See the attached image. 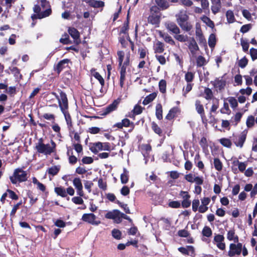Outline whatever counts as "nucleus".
I'll return each mask as SVG.
<instances>
[{
  "instance_id": "obj_1",
  "label": "nucleus",
  "mask_w": 257,
  "mask_h": 257,
  "mask_svg": "<svg viewBox=\"0 0 257 257\" xmlns=\"http://www.w3.org/2000/svg\"><path fill=\"white\" fill-rule=\"evenodd\" d=\"M35 149L39 154H43L46 156L50 155L52 153H56V144L53 140H51L50 144H45L43 139L40 138L38 142L36 144Z\"/></svg>"
},
{
  "instance_id": "obj_2",
  "label": "nucleus",
  "mask_w": 257,
  "mask_h": 257,
  "mask_svg": "<svg viewBox=\"0 0 257 257\" xmlns=\"http://www.w3.org/2000/svg\"><path fill=\"white\" fill-rule=\"evenodd\" d=\"M27 175L26 171L18 168L14 170L13 175L10 176V180L12 184L17 185L26 182L28 180Z\"/></svg>"
},
{
  "instance_id": "obj_3",
  "label": "nucleus",
  "mask_w": 257,
  "mask_h": 257,
  "mask_svg": "<svg viewBox=\"0 0 257 257\" xmlns=\"http://www.w3.org/2000/svg\"><path fill=\"white\" fill-rule=\"evenodd\" d=\"M162 13L160 8L156 6L150 8V14L148 18V22L156 27H159L161 22Z\"/></svg>"
},
{
  "instance_id": "obj_4",
  "label": "nucleus",
  "mask_w": 257,
  "mask_h": 257,
  "mask_svg": "<svg viewBox=\"0 0 257 257\" xmlns=\"http://www.w3.org/2000/svg\"><path fill=\"white\" fill-rule=\"evenodd\" d=\"M117 55L118 56V66L120 68L119 85L121 88H122L125 80L126 69L127 67V66L122 64L124 57V52L121 50L118 51L117 52Z\"/></svg>"
},
{
  "instance_id": "obj_5",
  "label": "nucleus",
  "mask_w": 257,
  "mask_h": 257,
  "mask_svg": "<svg viewBox=\"0 0 257 257\" xmlns=\"http://www.w3.org/2000/svg\"><path fill=\"white\" fill-rule=\"evenodd\" d=\"M58 92L59 95L57 100L61 111L68 110L69 107L68 100L66 93L60 89H58Z\"/></svg>"
},
{
  "instance_id": "obj_6",
  "label": "nucleus",
  "mask_w": 257,
  "mask_h": 257,
  "mask_svg": "<svg viewBox=\"0 0 257 257\" xmlns=\"http://www.w3.org/2000/svg\"><path fill=\"white\" fill-rule=\"evenodd\" d=\"M71 63V60L69 59H64L60 60L57 65H55L53 67L54 71L58 74L65 69H70L69 63Z\"/></svg>"
},
{
  "instance_id": "obj_7",
  "label": "nucleus",
  "mask_w": 257,
  "mask_h": 257,
  "mask_svg": "<svg viewBox=\"0 0 257 257\" xmlns=\"http://www.w3.org/2000/svg\"><path fill=\"white\" fill-rule=\"evenodd\" d=\"M121 99L120 97L115 99L111 104L103 108L102 111V115H106L112 111L116 110L118 104L120 103Z\"/></svg>"
},
{
  "instance_id": "obj_8",
  "label": "nucleus",
  "mask_w": 257,
  "mask_h": 257,
  "mask_svg": "<svg viewBox=\"0 0 257 257\" xmlns=\"http://www.w3.org/2000/svg\"><path fill=\"white\" fill-rule=\"evenodd\" d=\"M237 244L231 243L229 245V250L228 252V255L232 257L235 255H239L242 250V244L237 242Z\"/></svg>"
},
{
  "instance_id": "obj_9",
  "label": "nucleus",
  "mask_w": 257,
  "mask_h": 257,
  "mask_svg": "<svg viewBox=\"0 0 257 257\" xmlns=\"http://www.w3.org/2000/svg\"><path fill=\"white\" fill-rule=\"evenodd\" d=\"M96 216L93 213H84L82 216L81 219L88 223L92 225H98L100 223V221L96 220Z\"/></svg>"
},
{
  "instance_id": "obj_10",
  "label": "nucleus",
  "mask_w": 257,
  "mask_h": 257,
  "mask_svg": "<svg viewBox=\"0 0 257 257\" xmlns=\"http://www.w3.org/2000/svg\"><path fill=\"white\" fill-rule=\"evenodd\" d=\"M131 126L133 128H135V124L131 121L128 118H125L121 120V122H118L113 125V127H117L118 129H122L123 127H127Z\"/></svg>"
},
{
  "instance_id": "obj_11",
  "label": "nucleus",
  "mask_w": 257,
  "mask_h": 257,
  "mask_svg": "<svg viewBox=\"0 0 257 257\" xmlns=\"http://www.w3.org/2000/svg\"><path fill=\"white\" fill-rule=\"evenodd\" d=\"M68 32L74 39V43L76 45H79L81 43L79 32L76 28L74 27H69L68 30Z\"/></svg>"
},
{
  "instance_id": "obj_12",
  "label": "nucleus",
  "mask_w": 257,
  "mask_h": 257,
  "mask_svg": "<svg viewBox=\"0 0 257 257\" xmlns=\"http://www.w3.org/2000/svg\"><path fill=\"white\" fill-rule=\"evenodd\" d=\"M224 237L222 235L216 234L214 237L213 242L221 250H224L225 244L224 242Z\"/></svg>"
},
{
  "instance_id": "obj_13",
  "label": "nucleus",
  "mask_w": 257,
  "mask_h": 257,
  "mask_svg": "<svg viewBox=\"0 0 257 257\" xmlns=\"http://www.w3.org/2000/svg\"><path fill=\"white\" fill-rule=\"evenodd\" d=\"M180 196L183 199L182 201V206L184 208L189 207L191 204V201L189 200L190 196L188 194V193L186 191H181Z\"/></svg>"
},
{
  "instance_id": "obj_14",
  "label": "nucleus",
  "mask_w": 257,
  "mask_h": 257,
  "mask_svg": "<svg viewBox=\"0 0 257 257\" xmlns=\"http://www.w3.org/2000/svg\"><path fill=\"white\" fill-rule=\"evenodd\" d=\"M246 136V133L244 132H243L239 136L235 137L234 139V143L235 145L237 147L241 148L245 141Z\"/></svg>"
},
{
  "instance_id": "obj_15",
  "label": "nucleus",
  "mask_w": 257,
  "mask_h": 257,
  "mask_svg": "<svg viewBox=\"0 0 257 257\" xmlns=\"http://www.w3.org/2000/svg\"><path fill=\"white\" fill-rule=\"evenodd\" d=\"M52 13L51 9H47L45 11H43L41 14H33L31 16V19L34 21L36 19H41L49 16Z\"/></svg>"
},
{
  "instance_id": "obj_16",
  "label": "nucleus",
  "mask_w": 257,
  "mask_h": 257,
  "mask_svg": "<svg viewBox=\"0 0 257 257\" xmlns=\"http://www.w3.org/2000/svg\"><path fill=\"white\" fill-rule=\"evenodd\" d=\"M212 6L211 10L213 14L215 15L220 12L221 4L220 0H211Z\"/></svg>"
},
{
  "instance_id": "obj_17",
  "label": "nucleus",
  "mask_w": 257,
  "mask_h": 257,
  "mask_svg": "<svg viewBox=\"0 0 257 257\" xmlns=\"http://www.w3.org/2000/svg\"><path fill=\"white\" fill-rule=\"evenodd\" d=\"M201 205L199 206V212L200 213H204L208 209L207 205L209 204L210 201V199L208 197H204L201 200Z\"/></svg>"
},
{
  "instance_id": "obj_18",
  "label": "nucleus",
  "mask_w": 257,
  "mask_h": 257,
  "mask_svg": "<svg viewBox=\"0 0 257 257\" xmlns=\"http://www.w3.org/2000/svg\"><path fill=\"white\" fill-rule=\"evenodd\" d=\"M83 1L88 4L90 7L95 8H102L104 6V3L101 1L83 0Z\"/></svg>"
},
{
  "instance_id": "obj_19",
  "label": "nucleus",
  "mask_w": 257,
  "mask_h": 257,
  "mask_svg": "<svg viewBox=\"0 0 257 257\" xmlns=\"http://www.w3.org/2000/svg\"><path fill=\"white\" fill-rule=\"evenodd\" d=\"M164 44L159 41L154 43L153 50L155 53H162L165 50Z\"/></svg>"
},
{
  "instance_id": "obj_20",
  "label": "nucleus",
  "mask_w": 257,
  "mask_h": 257,
  "mask_svg": "<svg viewBox=\"0 0 257 257\" xmlns=\"http://www.w3.org/2000/svg\"><path fill=\"white\" fill-rule=\"evenodd\" d=\"M91 75L94 76L96 79L98 80L101 86V89L103 87L105 84V81L103 78L101 76V75L98 72L96 71V70L94 68L91 69L90 70Z\"/></svg>"
},
{
  "instance_id": "obj_21",
  "label": "nucleus",
  "mask_w": 257,
  "mask_h": 257,
  "mask_svg": "<svg viewBox=\"0 0 257 257\" xmlns=\"http://www.w3.org/2000/svg\"><path fill=\"white\" fill-rule=\"evenodd\" d=\"M195 107L197 112L200 115L202 120L203 121L205 117V113L203 105L200 100H197L195 101Z\"/></svg>"
},
{
  "instance_id": "obj_22",
  "label": "nucleus",
  "mask_w": 257,
  "mask_h": 257,
  "mask_svg": "<svg viewBox=\"0 0 257 257\" xmlns=\"http://www.w3.org/2000/svg\"><path fill=\"white\" fill-rule=\"evenodd\" d=\"M232 164L234 166H237L239 171L241 172L245 171L247 166V162H239L238 160H234L232 162Z\"/></svg>"
},
{
  "instance_id": "obj_23",
  "label": "nucleus",
  "mask_w": 257,
  "mask_h": 257,
  "mask_svg": "<svg viewBox=\"0 0 257 257\" xmlns=\"http://www.w3.org/2000/svg\"><path fill=\"white\" fill-rule=\"evenodd\" d=\"M167 29L172 33L174 34V38L177 39V25L172 22H168L165 24Z\"/></svg>"
},
{
  "instance_id": "obj_24",
  "label": "nucleus",
  "mask_w": 257,
  "mask_h": 257,
  "mask_svg": "<svg viewBox=\"0 0 257 257\" xmlns=\"http://www.w3.org/2000/svg\"><path fill=\"white\" fill-rule=\"evenodd\" d=\"M151 128L154 132L157 134L159 137H163L164 136L162 128L157 124L155 121H152L151 123Z\"/></svg>"
},
{
  "instance_id": "obj_25",
  "label": "nucleus",
  "mask_w": 257,
  "mask_h": 257,
  "mask_svg": "<svg viewBox=\"0 0 257 257\" xmlns=\"http://www.w3.org/2000/svg\"><path fill=\"white\" fill-rule=\"evenodd\" d=\"M156 6L160 8L161 10H165L168 9L169 5L167 0H155Z\"/></svg>"
},
{
  "instance_id": "obj_26",
  "label": "nucleus",
  "mask_w": 257,
  "mask_h": 257,
  "mask_svg": "<svg viewBox=\"0 0 257 257\" xmlns=\"http://www.w3.org/2000/svg\"><path fill=\"white\" fill-rule=\"evenodd\" d=\"M157 93L154 92L149 95H147L144 99L143 104L145 105L148 104L152 101H153L155 98L157 97Z\"/></svg>"
},
{
  "instance_id": "obj_27",
  "label": "nucleus",
  "mask_w": 257,
  "mask_h": 257,
  "mask_svg": "<svg viewBox=\"0 0 257 257\" xmlns=\"http://www.w3.org/2000/svg\"><path fill=\"white\" fill-rule=\"evenodd\" d=\"M90 151L95 154L98 152V150H103V143L101 142L95 143L90 148Z\"/></svg>"
},
{
  "instance_id": "obj_28",
  "label": "nucleus",
  "mask_w": 257,
  "mask_h": 257,
  "mask_svg": "<svg viewBox=\"0 0 257 257\" xmlns=\"http://www.w3.org/2000/svg\"><path fill=\"white\" fill-rule=\"evenodd\" d=\"M214 87L219 90L223 89L226 85V82L222 79H216L213 83Z\"/></svg>"
},
{
  "instance_id": "obj_29",
  "label": "nucleus",
  "mask_w": 257,
  "mask_h": 257,
  "mask_svg": "<svg viewBox=\"0 0 257 257\" xmlns=\"http://www.w3.org/2000/svg\"><path fill=\"white\" fill-rule=\"evenodd\" d=\"M62 112L63 113L67 123V124L68 125V127L70 131L71 130V128L72 127V120H71V117L70 114H69L68 110L62 111Z\"/></svg>"
},
{
  "instance_id": "obj_30",
  "label": "nucleus",
  "mask_w": 257,
  "mask_h": 257,
  "mask_svg": "<svg viewBox=\"0 0 257 257\" xmlns=\"http://www.w3.org/2000/svg\"><path fill=\"white\" fill-rule=\"evenodd\" d=\"M155 114L159 120L163 119V108L162 104L160 103L156 104Z\"/></svg>"
},
{
  "instance_id": "obj_31",
  "label": "nucleus",
  "mask_w": 257,
  "mask_h": 257,
  "mask_svg": "<svg viewBox=\"0 0 257 257\" xmlns=\"http://www.w3.org/2000/svg\"><path fill=\"white\" fill-rule=\"evenodd\" d=\"M54 191L58 196L62 197H66L67 196L65 189L62 186L55 187Z\"/></svg>"
},
{
  "instance_id": "obj_32",
  "label": "nucleus",
  "mask_w": 257,
  "mask_h": 257,
  "mask_svg": "<svg viewBox=\"0 0 257 257\" xmlns=\"http://www.w3.org/2000/svg\"><path fill=\"white\" fill-rule=\"evenodd\" d=\"M163 159L165 160L166 161H168L170 162H172L174 165H176L175 160L173 158V154H172V152H169L167 151L165 154H163Z\"/></svg>"
},
{
  "instance_id": "obj_33",
  "label": "nucleus",
  "mask_w": 257,
  "mask_h": 257,
  "mask_svg": "<svg viewBox=\"0 0 257 257\" xmlns=\"http://www.w3.org/2000/svg\"><path fill=\"white\" fill-rule=\"evenodd\" d=\"M10 70L11 71L12 73L14 74V77L17 79L22 78V75L21 74L20 70L17 67H13L9 68Z\"/></svg>"
},
{
  "instance_id": "obj_34",
  "label": "nucleus",
  "mask_w": 257,
  "mask_h": 257,
  "mask_svg": "<svg viewBox=\"0 0 257 257\" xmlns=\"http://www.w3.org/2000/svg\"><path fill=\"white\" fill-rule=\"evenodd\" d=\"M177 114V107H174L172 108L169 111L168 113L165 117V119L172 120H173Z\"/></svg>"
},
{
  "instance_id": "obj_35",
  "label": "nucleus",
  "mask_w": 257,
  "mask_h": 257,
  "mask_svg": "<svg viewBox=\"0 0 257 257\" xmlns=\"http://www.w3.org/2000/svg\"><path fill=\"white\" fill-rule=\"evenodd\" d=\"M227 238L230 241H233L234 242H238V237L235 234L233 230H230L228 231Z\"/></svg>"
},
{
  "instance_id": "obj_36",
  "label": "nucleus",
  "mask_w": 257,
  "mask_h": 257,
  "mask_svg": "<svg viewBox=\"0 0 257 257\" xmlns=\"http://www.w3.org/2000/svg\"><path fill=\"white\" fill-rule=\"evenodd\" d=\"M160 35L164 39L166 42L172 45H175V41L168 34L163 33L162 32H160Z\"/></svg>"
},
{
  "instance_id": "obj_37",
  "label": "nucleus",
  "mask_w": 257,
  "mask_h": 257,
  "mask_svg": "<svg viewBox=\"0 0 257 257\" xmlns=\"http://www.w3.org/2000/svg\"><path fill=\"white\" fill-rule=\"evenodd\" d=\"M129 29V21H128V18H127L126 21H125L123 24L122 27L120 28V32L119 34L120 35L121 34H127L128 33V31Z\"/></svg>"
},
{
  "instance_id": "obj_38",
  "label": "nucleus",
  "mask_w": 257,
  "mask_h": 257,
  "mask_svg": "<svg viewBox=\"0 0 257 257\" xmlns=\"http://www.w3.org/2000/svg\"><path fill=\"white\" fill-rule=\"evenodd\" d=\"M189 50H190L191 53L194 56L196 52L199 50V47L196 43V42L194 40H192L189 46Z\"/></svg>"
},
{
  "instance_id": "obj_39",
  "label": "nucleus",
  "mask_w": 257,
  "mask_h": 257,
  "mask_svg": "<svg viewBox=\"0 0 257 257\" xmlns=\"http://www.w3.org/2000/svg\"><path fill=\"white\" fill-rule=\"evenodd\" d=\"M119 210L117 209L113 210L112 211H109L105 215V218L107 219H113L119 214Z\"/></svg>"
},
{
  "instance_id": "obj_40",
  "label": "nucleus",
  "mask_w": 257,
  "mask_h": 257,
  "mask_svg": "<svg viewBox=\"0 0 257 257\" xmlns=\"http://www.w3.org/2000/svg\"><path fill=\"white\" fill-rule=\"evenodd\" d=\"M128 171L125 169H123V172L120 175V181L122 184H126L128 181Z\"/></svg>"
},
{
  "instance_id": "obj_41",
  "label": "nucleus",
  "mask_w": 257,
  "mask_h": 257,
  "mask_svg": "<svg viewBox=\"0 0 257 257\" xmlns=\"http://www.w3.org/2000/svg\"><path fill=\"white\" fill-rule=\"evenodd\" d=\"M179 24L181 28L186 31H189L192 28V25L188 21L179 22Z\"/></svg>"
},
{
  "instance_id": "obj_42",
  "label": "nucleus",
  "mask_w": 257,
  "mask_h": 257,
  "mask_svg": "<svg viewBox=\"0 0 257 257\" xmlns=\"http://www.w3.org/2000/svg\"><path fill=\"white\" fill-rule=\"evenodd\" d=\"M59 42L64 45H68L72 43L71 40H70L68 34L66 33L62 35V37L60 39Z\"/></svg>"
},
{
  "instance_id": "obj_43",
  "label": "nucleus",
  "mask_w": 257,
  "mask_h": 257,
  "mask_svg": "<svg viewBox=\"0 0 257 257\" xmlns=\"http://www.w3.org/2000/svg\"><path fill=\"white\" fill-rule=\"evenodd\" d=\"M60 170V166H54L49 168L47 171L49 174L52 176L56 175Z\"/></svg>"
},
{
  "instance_id": "obj_44",
  "label": "nucleus",
  "mask_w": 257,
  "mask_h": 257,
  "mask_svg": "<svg viewBox=\"0 0 257 257\" xmlns=\"http://www.w3.org/2000/svg\"><path fill=\"white\" fill-rule=\"evenodd\" d=\"M204 97L207 100H210L213 97L212 91L209 88H205L203 93Z\"/></svg>"
},
{
  "instance_id": "obj_45",
  "label": "nucleus",
  "mask_w": 257,
  "mask_h": 257,
  "mask_svg": "<svg viewBox=\"0 0 257 257\" xmlns=\"http://www.w3.org/2000/svg\"><path fill=\"white\" fill-rule=\"evenodd\" d=\"M255 122V119L252 115H249L247 117L246 121V124L248 128H251L253 126Z\"/></svg>"
},
{
  "instance_id": "obj_46",
  "label": "nucleus",
  "mask_w": 257,
  "mask_h": 257,
  "mask_svg": "<svg viewBox=\"0 0 257 257\" xmlns=\"http://www.w3.org/2000/svg\"><path fill=\"white\" fill-rule=\"evenodd\" d=\"M227 21L229 23H232L235 21V18L233 12L231 10H228L226 13Z\"/></svg>"
},
{
  "instance_id": "obj_47",
  "label": "nucleus",
  "mask_w": 257,
  "mask_h": 257,
  "mask_svg": "<svg viewBox=\"0 0 257 257\" xmlns=\"http://www.w3.org/2000/svg\"><path fill=\"white\" fill-rule=\"evenodd\" d=\"M207 63V61L204 57L202 56H199L196 58V64L197 67H202Z\"/></svg>"
},
{
  "instance_id": "obj_48",
  "label": "nucleus",
  "mask_w": 257,
  "mask_h": 257,
  "mask_svg": "<svg viewBox=\"0 0 257 257\" xmlns=\"http://www.w3.org/2000/svg\"><path fill=\"white\" fill-rule=\"evenodd\" d=\"M8 196L13 200H18L19 196L13 190L8 189H7Z\"/></svg>"
},
{
  "instance_id": "obj_49",
  "label": "nucleus",
  "mask_w": 257,
  "mask_h": 257,
  "mask_svg": "<svg viewBox=\"0 0 257 257\" xmlns=\"http://www.w3.org/2000/svg\"><path fill=\"white\" fill-rule=\"evenodd\" d=\"M23 204L22 201L21 200L17 204L14 205L11 212H10V216L13 218L15 217V214L17 211V210L19 208L20 206H21Z\"/></svg>"
},
{
  "instance_id": "obj_50",
  "label": "nucleus",
  "mask_w": 257,
  "mask_h": 257,
  "mask_svg": "<svg viewBox=\"0 0 257 257\" xmlns=\"http://www.w3.org/2000/svg\"><path fill=\"white\" fill-rule=\"evenodd\" d=\"M143 108L141 105L138 104L136 105L133 110L134 114L133 116L130 115L129 116L130 117H133L134 116V115H138L141 114L143 111Z\"/></svg>"
},
{
  "instance_id": "obj_51",
  "label": "nucleus",
  "mask_w": 257,
  "mask_h": 257,
  "mask_svg": "<svg viewBox=\"0 0 257 257\" xmlns=\"http://www.w3.org/2000/svg\"><path fill=\"white\" fill-rule=\"evenodd\" d=\"M202 233L204 236L209 237L212 235V231L209 227L205 226L202 231Z\"/></svg>"
},
{
  "instance_id": "obj_52",
  "label": "nucleus",
  "mask_w": 257,
  "mask_h": 257,
  "mask_svg": "<svg viewBox=\"0 0 257 257\" xmlns=\"http://www.w3.org/2000/svg\"><path fill=\"white\" fill-rule=\"evenodd\" d=\"M112 236L116 239L119 240L121 238V232L117 229H113L111 231Z\"/></svg>"
},
{
  "instance_id": "obj_53",
  "label": "nucleus",
  "mask_w": 257,
  "mask_h": 257,
  "mask_svg": "<svg viewBox=\"0 0 257 257\" xmlns=\"http://www.w3.org/2000/svg\"><path fill=\"white\" fill-rule=\"evenodd\" d=\"M219 142L222 146L227 148H230L232 145L230 140L226 138H222L220 139Z\"/></svg>"
},
{
  "instance_id": "obj_54",
  "label": "nucleus",
  "mask_w": 257,
  "mask_h": 257,
  "mask_svg": "<svg viewBox=\"0 0 257 257\" xmlns=\"http://www.w3.org/2000/svg\"><path fill=\"white\" fill-rule=\"evenodd\" d=\"M214 166L215 169L218 171H220L222 169V164L218 158L214 159Z\"/></svg>"
},
{
  "instance_id": "obj_55",
  "label": "nucleus",
  "mask_w": 257,
  "mask_h": 257,
  "mask_svg": "<svg viewBox=\"0 0 257 257\" xmlns=\"http://www.w3.org/2000/svg\"><path fill=\"white\" fill-rule=\"evenodd\" d=\"M216 44V37L214 34H211L208 39V45L210 47H214Z\"/></svg>"
},
{
  "instance_id": "obj_56",
  "label": "nucleus",
  "mask_w": 257,
  "mask_h": 257,
  "mask_svg": "<svg viewBox=\"0 0 257 257\" xmlns=\"http://www.w3.org/2000/svg\"><path fill=\"white\" fill-rule=\"evenodd\" d=\"M98 187L103 191L107 189V183L106 181H104L102 178H100L98 180Z\"/></svg>"
},
{
  "instance_id": "obj_57",
  "label": "nucleus",
  "mask_w": 257,
  "mask_h": 257,
  "mask_svg": "<svg viewBox=\"0 0 257 257\" xmlns=\"http://www.w3.org/2000/svg\"><path fill=\"white\" fill-rule=\"evenodd\" d=\"M115 203L117 204L120 207L123 208V210L126 213H131L130 210L127 206V204H124L117 200L115 201Z\"/></svg>"
},
{
  "instance_id": "obj_58",
  "label": "nucleus",
  "mask_w": 257,
  "mask_h": 257,
  "mask_svg": "<svg viewBox=\"0 0 257 257\" xmlns=\"http://www.w3.org/2000/svg\"><path fill=\"white\" fill-rule=\"evenodd\" d=\"M54 225L59 228H64L66 225V223L61 219H57L54 222Z\"/></svg>"
},
{
  "instance_id": "obj_59",
  "label": "nucleus",
  "mask_w": 257,
  "mask_h": 257,
  "mask_svg": "<svg viewBox=\"0 0 257 257\" xmlns=\"http://www.w3.org/2000/svg\"><path fill=\"white\" fill-rule=\"evenodd\" d=\"M138 52L139 53V58L140 59L144 58L147 55V53H148L147 49L146 48H139L138 50Z\"/></svg>"
},
{
  "instance_id": "obj_60",
  "label": "nucleus",
  "mask_w": 257,
  "mask_h": 257,
  "mask_svg": "<svg viewBox=\"0 0 257 257\" xmlns=\"http://www.w3.org/2000/svg\"><path fill=\"white\" fill-rule=\"evenodd\" d=\"M159 89L160 92L164 93L166 92V82L165 80L162 79L159 83Z\"/></svg>"
},
{
  "instance_id": "obj_61",
  "label": "nucleus",
  "mask_w": 257,
  "mask_h": 257,
  "mask_svg": "<svg viewBox=\"0 0 257 257\" xmlns=\"http://www.w3.org/2000/svg\"><path fill=\"white\" fill-rule=\"evenodd\" d=\"M43 117L47 120H51L53 123L55 122V116L53 114L46 113L43 115Z\"/></svg>"
},
{
  "instance_id": "obj_62",
  "label": "nucleus",
  "mask_w": 257,
  "mask_h": 257,
  "mask_svg": "<svg viewBox=\"0 0 257 257\" xmlns=\"http://www.w3.org/2000/svg\"><path fill=\"white\" fill-rule=\"evenodd\" d=\"M200 201L199 199H194L192 202V210L194 212H196L197 210L199 211Z\"/></svg>"
},
{
  "instance_id": "obj_63",
  "label": "nucleus",
  "mask_w": 257,
  "mask_h": 257,
  "mask_svg": "<svg viewBox=\"0 0 257 257\" xmlns=\"http://www.w3.org/2000/svg\"><path fill=\"white\" fill-rule=\"evenodd\" d=\"M188 16L187 15L186 11L180 12L179 16V22L188 21Z\"/></svg>"
},
{
  "instance_id": "obj_64",
  "label": "nucleus",
  "mask_w": 257,
  "mask_h": 257,
  "mask_svg": "<svg viewBox=\"0 0 257 257\" xmlns=\"http://www.w3.org/2000/svg\"><path fill=\"white\" fill-rule=\"evenodd\" d=\"M73 185L75 186V188L77 189L78 188L82 187V184L81 181V180L79 178L77 177L75 178L73 180Z\"/></svg>"
}]
</instances>
